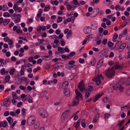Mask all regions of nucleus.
Wrapping results in <instances>:
<instances>
[{
  "label": "nucleus",
  "instance_id": "de8ad7c7",
  "mask_svg": "<svg viewBox=\"0 0 130 130\" xmlns=\"http://www.w3.org/2000/svg\"><path fill=\"white\" fill-rule=\"evenodd\" d=\"M119 89L121 92H123L124 88L122 86L120 85L119 86Z\"/></svg>",
  "mask_w": 130,
  "mask_h": 130
},
{
  "label": "nucleus",
  "instance_id": "c03bdc74",
  "mask_svg": "<svg viewBox=\"0 0 130 130\" xmlns=\"http://www.w3.org/2000/svg\"><path fill=\"white\" fill-rule=\"evenodd\" d=\"M26 87H24L23 86L21 85L19 87V88L21 90H23L24 91L25 89L26 88Z\"/></svg>",
  "mask_w": 130,
  "mask_h": 130
},
{
  "label": "nucleus",
  "instance_id": "6e6d98bb",
  "mask_svg": "<svg viewBox=\"0 0 130 130\" xmlns=\"http://www.w3.org/2000/svg\"><path fill=\"white\" fill-rule=\"evenodd\" d=\"M10 115L13 116H16V115H15L14 111H11L10 112Z\"/></svg>",
  "mask_w": 130,
  "mask_h": 130
},
{
  "label": "nucleus",
  "instance_id": "f257e3e1",
  "mask_svg": "<svg viewBox=\"0 0 130 130\" xmlns=\"http://www.w3.org/2000/svg\"><path fill=\"white\" fill-rule=\"evenodd\" d=\"M93 87L91 86H89V88L88 89H85L83 88L82 89L80 90V91L82 93L85 92V98L86 99H87L88 98L91 93V92L93 90Z\"/></svg>",
  "mask_w": 130,
  "mask_h": 130
},
{
  "label": "nucleus",
  "instance_id": "20e7f679",
  "mask_svg": "<svg viewBox=\"0 0 130 130\" xmlns=\"http://www.w3.org/2000/svg\"><path fill=\"white\" fill-rule=\"evenodd\" d=\"M35 122V117L34 116L30 117L27 119V124L30 126L32 125Z\"/></svg>",
  "mask_w": 130,
  "mask_h": 130
},
{
  "label": "nucleus",
  "instance_id": "c9c22d12",
  "mask_svg": "<svg viewBox=\"0 0 130 130\" xmlns=\"http://www.w3.org/2000/svg\"><path fill=\"white\" fill-rule=\"evenodd\" d=\"M103 101L105 103L108 102V99L107 97H105L103 99Z\"/></svg>",
  "mask_w": 130,
  "mask_h": 130
},
{
  "label": "nucleus",
  "instance_id": "39448f33",
  "mask_svg": "<svg viewBox=\"0 0 130 130\" xmlns=\"http://www.w3.org/2000/svg\"><path fill=\"white\" fill-rule=\"evenodd\" d=\"M103 79L102 75H101L97 76L96 78L93 79V81H95L96 84L98 86H99L101 84V80Z\"/></svg>",
  "mask_w": 130,
  "mask_h": 130
},
{
  "label": "nucleus",
  "instance_id": "473e14b6",
  "mask_svg": "<svg viewBox=\"0 0 130 130\" xmlns=\"http://www.w3.org/2000/svg\"><path fill=\"white\" fill-rule=\"evenodd\" d=\"M52 3L53 4H54L56 5H58L59 3L58 2L57 0H55L54 1H52Z\"/></svg>",
  "mask_w": 130,
  "mask_h": 130
},
{
  "label": "nucleus",
  "instance_id": "9b49d317",
  "mask_svg": "<svg viewBox=\"0 0 130 130\" xmlns=\"http://www.w3.org/2000/svg\"><path fill=\"white\" fill-rule=\"evenodd\" d=\"M83 88H84L85 89H86L85 87L84 86L83 82L82 81H81L78 86V88L80 91V90L82 89Z\"/></svg>",
  "mask_w": 130,
  "mask_h": 130
},
{
  "label": "nucleus",
  "instance_id": "052dcab7",
  "mask_svg": "<svg viewBox=\"0 0 130 130\" xmlns=\"http://www.w3.org/2000/svg\"><path fill=\"white\" fill-rule=\"evenodd\" d=\"M103 30V29L102 27H100L99 28V31L100 33L102 32Z\"/></svg>",
  "mask_w": 130,
  "mask_h": 130
},
{
  "label": "nucleus",
  "instance_id": "4be33fe9",
  "mask_svg": "<svg viewBox=\"0 0 130 130\" xmlns=\"http://www.w3.org/2000/svg\"><path fill=\"white\" fill-rule=\"evenodd\" d=\"M19 4L18 3V1H17V2H16V3H14L13 8H21V7L19 6Z\"/></svg>",
  "mask_w": 130,
  "mask_h": 130
},
{
  "label": "nucleus",
  "instance_id": "58836bf2",
  "mask_svg": "<svg viewBox=\"0 0 130 130\" xmlns=\"http://www.w3.org/2000/svg\"><path fill=\"white\" fill-rule=\"evenodd\" d=\"M72 34V31L71 30H70L67 34V38L68 39L70 35H71Z\"/></svg>",
  "mask_w": 130,
  "mask_h": 130
},
{
  "label": "nucleus",
  "instance_id": "7ed1b4c3",
  "mask_svg": "<svg viewBox=\"0 0 130 130\" xmlns=\"http://www.w3.org/2000/svg\"><path fill=\"white\" fill-rule=\"evenodd\" d=\"M39 112L40 115L43 118H46L48 116V113L47 111L44 108H40Z\"/></svg>",
  "mask_w": 130,
  "mask_h": 130
},
{
  "label": "nucleus",
  "instance_id": "864d4df0",
  "mask_svg": "<svg viewBox=\"0 0 130 130\" xmlns=\"http://www.w3.org/2000/svg\"><path fill=\"white\" fill-rule=\"evenodd\" d=\"M114 56V53L112 52H110V54L109 56V57L110 58H111L113 57Z\"/></svg>",
  "mask_w": 130,
  "mask_h": 130
},
{
  "label": "nucleus",
  "instance_id": "f8f14e48",
  "mask_svg": "<svg viewBox=\"0 0 130 130\" xmlns=\"http://www.w3.org/2000/svg\"><path fill=\"white\" fill-rule=\"evenodd\" d=\"M24 100H27L28 101L29 103H32L33 101L32 100L31 98V97L30 95L27 94L26 95V99H24Z\"/></svg>",
  "mask_w": 130,
  "mask_h": 130
},
{
  "label": "nucleus",
  "instance_id": "bf43d9fd",
  "mask_svg": "<svg viewBox=\"0 0 130 130\" xmlns=\"http://www.w3.org/2000/svg\"><path fill=\"white\" fill-rule=\"evenodd\" d=\"M128 106L127 105H125L124 106L121 107V109L122 110H123L124 108H128Z\"/></svg>",
  "mask_w": 130,
  "mask_h": 130
},
{
  "label": "nucleus",
  "instance_id": "b1692460",
  "mask_svg": "<svg viewBox=\"0 0 130 130\" xmlns=\"http://www.w3.org/2000/svg\"><path fill=\"white\" fill-rule=\"evenodd\" d=\"M85 119H83L82 120V126L84 128H85L86 127V124L85 122Z\"/></svg>",
  "mask_w": 130,
  "mask_h": 130
},
{
  "label": "nucleus",
  "instance_id": "4468645a",
  "mask_svg": "<svg viewBox=\"0 0 130 130\" xmlns=\"http://www.w3.org/2000/svg\"><path fill=\"white\" fill-rule=\"evenodd\" d=\"M94 112L95 115L94 118L99 119L100 114L99 110L97 109H96L94 111Z\"/></svg>",
  "mask_w": 130,
  "mask_h": 130
},
{
  "label": "nucleus",
  "instance_id": "680f3d73",
  "mask_svg": "<svg viewBox=\"0 0 130 130\" xmlns=\"http://www.w3.org/2000/svg\"><path fill=\"white\" fill-rule=\"evenodd\" d=\"M103 59L102 58L99 61V63H100V64L101 63V65H102L103 63Z\"/></svg>",
  "mask_w": 130,
  "mask_h": 130
},
{
  "label": "nucleus",
  "instance_id": "412c9836",
  "mask_svg": "<svg viewBox=\"0 0 130 130\" xmlns=\"http://www.w3.org/2000/svg\"><path fill=\"white\" fill-rule=\"evenodd\" d=\"M0 62L2 66H3L5 65H7V63L5 60L3 59H0Z\"/></svg>",
  "mask_w": 130,
  "mask_h": 130
},
{
  "label": "nucleus",
  "instance_id": "6e6552de",
  "mask_svg": "<svg viewBox=\"0 0 130 130\" xmlns=\"http://www.w3.org/2000/svg\"><path fill=\"white\" fill-rule=\"evenodd\" d=\"M4 103L3 104L2 106H6L7 107H8L10 105V101H9V99L6 98L4 99Z\"/></svg>",
  "mask_w": 130,
  "mask_h": 130
},
{
  "label": "nucleus",
  "instance_id": "e2e57ef3",
  "mask_svg": "<svg viewBox=\"0 0 130 130\" xmlns=\"http://www.w3.org/2000/svg\"><path fill=\"white\" fill-rule=\"evenodd\" d=\"M19 38L20 39L23 40H24L26 42L28 41V40H27V39L26 38H24L23 37H19Z\"/></svg>",
  "mask_w": 130,
  "mask_h": 130
},
{
  "label": "nucleus",
  "instance_id": "603ef678",
  "mask_svg": "<svg viewBox=\"0 0 130 130\" xmlns=\"http://www.w3.org/2000/svg\"><path fill=\"white\" fill-rule=\"evenodd\" d=\"M10 14L8 13L5 12L4 13V16L5 17H9Z\"/></svg>",
  "mask_w": 130,
  "mask_h": 130
},
{
  "label": "nucleus",
  "instance_id": "6ab92c4d",
  "mask_svg": "<svg viewBox=\"0 0 130 130\" xmlns=\"http://www.w3.org/2000/svg\"><path fill=\"white\" fill-rule=\"evenodd\" d=\"M7 126V122L6 121H3V122L0 121V127H6Z\"/></svg>",
  "mask_w": 130,
  "mask_h": 130
},
{
  "label": "nucleus",
  "instance_id": "f3484780",
  "mask_svg": "<svg viewBox=\"0 0 130 130\" xmlns=\"http://www.w3.org/2000/svg\"><path fill=\"white\" fill-rule=\"evenodd\" d=\"M90 27L89 26H88L84 30V32L86 34H89L90 32V30H89V29H90Z\"/></svg>",
  "mask_w": 130,
  "mask_h": 130
},
{
  "label": "nucleus",
  "instance_id": "5701e85b",
  "mask_svg": "<svg viewBox=\"0 0 130 130\" xmlns=\"http://www.w3.org/2000/svg\"><path fill=\"white\" fill-rule=\"evenodd\" d=\"M10 21V20L9 19L4 20L3 22L4 25H7L9 23Z\"/></svg>",
  "mask_w": 130,
  "mask_h": 130
},
{
  "label": "nucleus",
  "instance_id": "4c0bfd02",
  "mask_svg": "<svg viewBox=\"0 0 130 130\" xmlns=\"http://www.w3.org/2000/svg\"><path fill=\"white\" fill-rule=\"evenodd\" d=\"M75 63V61L74 60H72L70 61L69 63L68 64L70 65H74V64Z\"/></svg>",
  "mask_w": 130,
  "mask_h": 130
},
{
  "label": "nucleus",
  "instance_id": "dca6fc26",
  "mask_svg": "<svg viewBox=\"0 0 130 130\" xmlns=\"http://www.w3.org/2000/svg\"><path fill=\"white\" fill-rule=\"evenodd\" d=\"M122 66V65H119L118 63H116L115 64L114 66V68L116 70L121 69Z\"/></svg>",
  "mask_w": 130,
  "mask_h": 130
},
{
  "label": "nucleus",
  "instance_id": "cd10ccee",
  "mask_svg": "<svg viewBox=\"0 0 130 130\" xmlns=\"http://www.w3.org/2000/svg\"><path fill=\"white\" fill-rule=\"evenodd\" d=\"M73 3L75 5H77L78 6H80V5L78 3V2L77 0H73Z\"/></svg>",
  "mask_w": 130,
  "mask_h": 130
},
{
  "label": "nucleus",
  "instance_id": "13d9d810",
  "mask_svg": "<svg viewBox=\"0 0 130 130\" xmlns=\"http://www.w3.org/2000/svg\"><path fill=\"white\" fill-rule=\"evenodd\" d=\"M79 124L80 123L79 122H77L75 126V127L76 128V129H77L78 128L79 126Z\"/></svg>",
  "mask_w": 130,
  "mask_h": 130
},
{
  "label": "nucleus",
  "instance_id": "7c9ffc66",
  "mask_svg": "<svg viewBox=\"0 0 130 130\" xmlns=\"http://www.w3.org/2000/svg\"><path fill=\"white\" fill-rule=\"evenodd\" d=\"M60 43L61 44V45L62 46H63L65 44V42L64 41V40L61 39L60 40Z\"/></svg>",
  "mask_w": 130,
  "mask_h": 130
},
{
  "label": "nucleus",
  "instance_id": "f704fd0d",
  "mask_svg": "<svg viewBox=\"0 0 130 130\" xmlns=\"http://www.w3.org/2000/svg\"><path fill=\"white\" fill-rule=\"evenodd\" d=\"M62 21V18L60 17L58 18L57 21V22L58 23L61 22Z\"/></svg>",
  "mask_w": 130,
  "mask_h": 130
},
{
  "label": "nucleus",
  "instance_id": "e433bc0d",
  "mask_svg": "<svg viewBox=\"0 0 130 130\" xmlns=\"http://www.w3.org/2000/svg\"><path fill=\"white\" fill-rule=\"evenodd\" d=\"M11 117H9L7 119V120L9 123L10 124V125H11L12 123L11 122Z\"/></svg>",
  "mask_w": 130,
  "mask_h": 130
},
{
  "label": "nucleus",
  "instance_id": "3c124183",
  "mask_svg": "<svg viewBox=\"0 0 130 130\" xmlns=\"http://www.w3.org/2000/svg\"><path fill=\"white\" fill-rule=\"evenodd\" d=\"M126 115L125 113L124 112H122L121 115V117L122 118H124L125 117Z\"/></svg>",
  "mask_w": 130,
  "mask_h": 130
},
{
  "label": "nucleus",
  "instance_id": "393cba45",
  "mask_svg": "<svg viewBox=\"0 0 130 130\" xmlns=\"http://www.w3.org/2000/svg\"><path fill=\"white\" fill-rule=\"evenodd\" d=\"M93 13H94L95 15H96L98 14L99 12V10L98 9H93Z\"/></svg>",
  "mask_w": 130,
  "mask_h": 130
},
{
  "label": "nucleus",
  "instance_id": "72a5a7b5",
  "mask_svg": "<svg viewBox=\"0 0 130 130\" xmlns=\"http://www.w3.org/2000/svg\"><path fill=\"white\" fill-rule=\"evenodd\" d=\"M124 48L120 46L118 49V51L120 52H122Z\"/></svg>",
  "mask_w": 130,
  "mask_h": 130
},
{
  "label": "nucleus",
  "instance_id": "ea45409f",
  "mask_svg": "<svg viewBox=\"0 0 130 130\" xmlns=\"http://www.w3.org/2000/svg\"><path fill=\"white\" fill-rule=\"evenodd\" d=\"M108 45L109 47H111L113 45V43L111 42H109L108 43Z\"/></svg>",
  "mask_w": 130,
  "mask_h": 130
},
{
  "label": "nucleus",
  "instance_id": "0e129e2a",
  "mask_svg": "<svg viewBox=\"0 0 130 130\" xmlns=\"http://www.w3.org/2000/svg\"><path fill=\"white\" fill-rule=\"evenodd\" d=\"M23 103L21 102H19L17 105V106L18 107H20L22 104Z\"/></svg>",
  "mask_w": 130,
  "mask_h": 130
},
{
  "label": "nucleus",
  "instance_id": "2f4dec72",
  "mask_svg": "<svg viewBox=\"0 0 130 130\" xmlns=\"http://www.w3.org/2000/svg\"><path fill=\"white\" fill-rule=\"evenodd\" d=\"M77 66L76 64L72 65L71 66L70 70H73L76 68H77Z\"/></svg>",
  "mask_w": 130,
  "mask_h": 130
},
{
  "label": "nucleus",
  "instance_id": "1a4fd4ad",
  "mask_svg": "<svg viewBox=\"0 0 130 130\" xmlns=\"http://www.w3.org/2000/svg\"><path fill=\"white\" fill-rule=\"evenodd\" d=\"M63 93L65 96L67 97H69L70 95V92L69 89H64Z\"/></svg>",
  "mask_w": 130,
  "mask_h": 130
},
{
  "label": "nucleus",
  "instance_id": "aec40b11",
  "mask_svg": "<svg viewBox=\"0 0 130 130\" xmlns=\"http://www.w3.org/2000/svg\"><path fill=\"white\" fill-rule=\"evenodd\" d=\"M103 93L102 94V95H100L99 94H98L97 95L95 96V98L93 99V101L94 102H95L98 100V99L100 98L102 95H103Z\"/></svg>",
  "mask_w": 130,
  "mask_h": 130
},
{
  "label": "nucleus",
  "instance_id": "a211bd4d",
  "mask_svg": "<svg viewBox=\"0 0 130 130\" xmlns=\"http://www.w3.org/2000/svg\"><path fill=\"white\" fill-rule=\"evenodd\" d=\"M75 92L76 94V97H79L80 98L82 99L83 98L82 94L80 92H78L77 89L75 90Z\"/></svg>",
  "mask_w": 130,
  "mask_h": 130
},
{
  "label": "nucleus",
  "instance_id": "338daca9",
  "mask_svg": "<svg viewBox=\"0 0 130 130\" xmlns=\"http://www.w3.org/2000/svg\"><path fill=\"white\" fill-rule=\"evenodd\" d=\"M16 58L12 56L11 58V59L12 61H16Z\"/></svg>",
  "mask_w": 130,
  "mask_h": 130
},
{
  "label": "nucleus",
  "instance_id": "79ce46f5",
  "mask_svg": "<svg viewBox=\"0 0 130 130\" xmlns=\"http://www.w3.org/2000/svg\"><path fill=\"white\" fill-rule=\"evenodd\" d=\"M110 117V115L109 113L105 114L104 115L105 119H108Z\"/></svg>",
  "mask_w": 130,
  "mask_h": 130
},
{
  "label": "nucleus",
  "instance_id": "a19ab883",
  "mask_svg": "<svg viewBox=\"0 0 130 130\" xmlns=\"http://www.w3.org/2000/svg\"><path fill=\"white\" fill-rule=\"evenodd\" d=\"M107 39H104L102 41V43L104 45H105L107 43Z\"/></svg>",
  "mask_w": 130,
  "mask_h": 130
},
{
  "label": "nucleus",
  "instance_id": "4d7b16f0",
  "mask_svg": "<svg viewBox=\"0 0 130 130\" xmlns=\"http://www.w3.org/2000/svg\"><path fill=\"white\" fill-rule=\"evenodd\" d=\"M50 64H46L44 68L47 69H49L50 68Z\"/></svg>",
  "mask_w": 130,
  "mask_h": 130
},
{
  "label": "nucleus",
  "instance_id": "774afa93",
  "mask_svg": "<svg viewBox=\"0 0 130 130\" xmlns=\"http://www.w3.org/2000/svg\"><path fill=\"white\" fill-rule=\"evenodd\" d=\"M111 12V10L109 9H107L106 10V13L107 14H108Z\"/></svg>",
  "mask_w": 130,
  "mask_h": 130
},
{
  "label": "nucleus",
  "instance_id": "ddd939ff",
  "mask_svg": "<svg viewBox=\"0 0 130 130\" xmlns=\"http://www.w3.org/2000/svg\"><path fill=\"white\" fill-rule=\"evenodd\" d=\"M121 42V41H119L115 45L114 47V49L116 50L118 49L120 46Z\"/></svg>",
  "mask_w": 130,
  "mask_h": 130
},
{
  "label": "nucleus",
  "instance_id": "bb28decb",
  "mask_svg": "<svg viewBox=\"0 0 130 130\" xmlns=\"http://www.w3.org/2000/svg\"><path fill=\"white\" fill-rule=\"evenodd\" d=\"M125 84L129 86L130 85V77L128 78L125 81Z\"/></svg>",
  "mask_w": 130,
  "mask_h": 130
},
{
  "label": "nucleus",
  "instance_id": "f03ea898",
  "mask_svg": "<svg viewBox=\"0 0 130 130\" xmlns=\"http://www.w3.org/2000/svg\"><path fill=\"white\" fill-rule=\"evenodd\" d=\"M115 73V71L113 67L111 68H108L105 72V74L107 76L111 78L113 76Z\"/></svg>",
  "mask_w": 130,
  "mask_h": 130
},
{
  "label": "nucleus",
  "instance_id": "09e8293b",
  "mask_svg": "<svg viewBox=\"0 0 130 130\" xmlns=\"http://www.w3.org/2000/svg\"><path fill=\"white\" fill-rule=\"evenodd\" d=\"M15 99H13L12 100H11V101L12 103L14 105H16V103L17 102V101L15 100Z\"/></svg>",
  "mask_w": 130,
  "mask_h": 130
},
{
  "label": "nucleus",
  "instance_id": "a18cd8bd",
  "mask_svg": "<svg viewBox=\"0 0 130 130\" xmlns=\"http://www.w3.org/2000/svg\"><path fill=\"white\" fill-rule=\"evenodd\" d=\"M5 69L4 68H3L1 70V74L3 75L5 74Z\"/></svg>",
  "mask_w": 130,
  "mask_h": 130
},
{
  "label": "nucleus",
  "instance_id": "c756f323",
  "mask_svg": "<svg viewBox=\"0 0 130 130\" xmlns=\"http://www.w3.org/2000/svg\"><path fill=\"white\" fill-rule=\"evenodd\" d=\"M10 78V76H6L5 78V80L6 82H8Z\"/></svg>",
  "mask_w": 130,
  "mask_h": 130
},
{
  "label": "nucleus",
  "instance_id": "49530a36",
  "mask_svg": "<svg viewBox=\"0 0 130 130\" xmlns=\"http://www.w3.org/2000/svg\"><path fill=\"white\" fill-rule=\"evenodd\" d=\"M16 32L17 33L19 34V33H23V31L22 30L20 29H18L16 30Z\"/></svg>",
  "mask_w": 130,
  "mask_h": 130
},
{
  "label": "nucleus",
  "instance_id": "a878e982",
  "mask_svg": "<svg viewBox=\"0 0 130 130\" xmlns=\"http://www.w3.org/2000/svg\"><path fill=\"white\" fill-rule=\"evenodd\" d=\"M12 95L13 99H18V97L15 93L14 92H12Z\"/></svg>",
  "mask_w": 130,
  "mask_h": 130
},
{
  "label": "nucleus",
  "instance_id": "9d476101",
  "mask_svg": "<svg viewBox=\"0 0 130 130\" xmlns=\"http://www.w3.org/2000/svg\"><path fill=\"white\" fill-rule=\"evenodd\" d=\"M69 85L68 82L65 81L62 84V87L63 89H66L67 88Z\"/></svg>",
  "mask_w": 130,
  "mask_h": 130
},
{
  "label": "nucleus",
  "instance_id": "c85d7f7f",
  "mask_svg": "<svg viewBox=\"0 0 130 130\" xmlns=\"http://www.w3.org/2000/svg\"><path fill=\"white\" fill-rule=\"evenodd\" d=\"M95 59H94L91 61L90 65L94 66L95 64Z\"/></svg>",
  "mask_w": 130,
  "mask_h": 130
},
{
  "label": "nucleus",
  "instance_id": "5fc2aeb1",
  "mask_svg": "<svg viewBox=\"0 0 130 130\" xmlns=\"http://www.w3.org/2000/svg\"><path fill=\"white\" fill-rule=\"evenodd\" d=\"M79 61L80 63H83L84 62V59H82L81 58H79Z\"/></svg>",
  "mask_w": 130,
  "mask_h": 130
},
{
  "label": "nucleus",
  "instance_id": "69168bd1",
  "mask_svg": "<svg viewBox=\"0 0 130 130\" xmlns=\"http://www.w3.org/2000/svg\"><path fill=\"white\" fill-rule=\"evenodd\" d=\"M52 26L53 28L56 29L57 27V25L56 24L54 23L53 24Z\"/></svg>",
  "mask_w": 130,
  "mask_h": 130
},
{
  "label": "nucleus",
  "instance_id": "423d86ee",
  "mask_svg": "<svg viewBox=\"0 0 130 130\" xmlns=\"http://www.w3.org/2000/svg\"><path fill=\"white\" fill-rule=\"evenodd\" d=\"M69 110H67L64 112L61 115V117L63 118L64 119H67L69 117Z\"/></svg>",
  "mask_w": 130,
  "mask_h": 130
},
{
  "label": "nucleus",
  "instance_id": "2eb2a0df",
  "mask_svg": "<svg viewBox=\"0 0 130 130\" xmlns=\"http://www.w3.org/2000/svg\"><path fill=\"white\" fill-rule=\"evenodd\" d=\"M119 84L117 82H116L114 83L112 87L114 90H117L119 89Z\"/></svg>",
  "mask_w": 130,
  "mask_h": 130
},
{
  "label": "nucleus",
  "instance_id": "37998d69",
  "mask_svg": "<svg viewBox=\"0 0 130 130\" xmlns=\"http://www.w3.org/2000/svg\"><path fill=\"white\" fill-rule=\"evenodd\" d=\"M15 69H12L9 72V73L10 74L13 75L14 74V73L15 71Z\"/></svg>",
  "mask_w": 130,
  "mask_h": 130
},
{
  "label": "nucleus",
  "instance_id": "8fccbe9b",
  "mask_svg": "<svg viewBox=\"0 0 130 130\" xmlns=\"http://www.w3.org/2000/svg\"><path fill=\"white\" fill-rule=\"evenodd\" d=\"M39 123L35 124L34 125V128L35 129L37 128L39 126Z\"/></svg>",
  "mask_w": 130,
  "mask_h": 130
},
{
  "label": "nucleus",
  "instance_id": "0eeeda50",
  "mask_svg": "<svg viewBox=\"0 0 130 130\" xmlns=\"http://www.w3.org/2000/svg\"><path fill=\"white\" fill-rule=\"evenodd\" d=\"M79 97H76L75 96V98L73 99L72 101L73 104L71 106H75L78 104L79 103Z\"/></svg>",
  "mask_w": 130,
  "mask_h": 130
}]
</instances>
